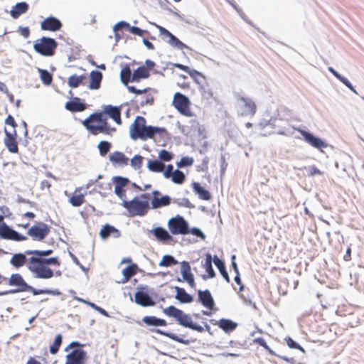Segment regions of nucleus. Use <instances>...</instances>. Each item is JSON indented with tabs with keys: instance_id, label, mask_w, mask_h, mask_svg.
I'll list each match as a JSON object with an SVG mask.
<instances>
[{
	"instance_id": "50",
	"label": "nucleus",
	"mask_w": 364,
	"mask_h": 364,
	"mask_svg": "<svg viewBox=\"0 0 364 364\" xmlns=\"http://www.w3.org/2000/svg\"><path fill=\"white\" fill-rule=\"evenodd\" d=\"M129 31L132 34L137 35L139 36H143L145 34H149L147 31L142 30L140 28L136 26H129Z\"/></svg>"
},
{
	"instance_id": "47",
	"label": "nucleus",
	"mask_w": 364,
	"mask_h": 364,
	"mask_svg": "<svg viewBox=\"0 0 364 364\" xmlns=\"http://www.w3.org/2000/svg\"><path fill=\"white\" fill-rule=\"evenodd\" d=\"M112 144L107 141H102L99 143L97 147L101 156H105L110 150Z\"/></svg>"
},
{
	"instance_id": "35",
	"label": "nucleus",
	"mask_w": 364,
	"mask_h": 364,
	"mask_svg": "<svg viewBox=\"0 0 364 364\" xmlns=\"http://www.w3.org/2000/svg\"><path fill=\"white\" fill-rule=\"evenodd\" d=\"M142 321L147 326H165L167 325L164 319L159 318L154 316H144Z\"/></svg>"
},
{
	"instance_id": "8",
	"label": "nucleus",
	"mask_w": 364,
	"mask_h": 364,
	"mask_svg": "<svg viewBox=\"0 0 364 364\" xmlns=\"http://www.w3.org/2000/svg\"><path fill=\"white\" fill-rule=\"evenodd\" d=\"M58 43L55 39L48 37H42L36 41L33 48L43 56H53L57 48Z\"/></svg>"
},
{
	"instance_id": "46",
	"label": "nucleus",
	"mask_w": 364,
	"mask_h": 364,
	"mask_svg": "<svg viewBox=\"0 0 364 364\" xmlns=\"http://www.w3.org/2000/svg\"><path fill=\"white\" fill-rule=\"evenodd\" d=\"M62 341H63V337L61 336V334H58L55 336V338L53 341V343H52V345L50 346V353L53 355H55L56 354L58 350H59V348L62 344Z\"/></svg>"
},
{
	"instance_id": "48",
	"label": "nucleus",
	"mask_w": 364,
	"mask_h": 364,
	"mask_svg": "<svg viewBox=\"0 0 364 364\" xmlns=\"http://www.w3.org/2000/svg\"><path fill=\"white\" fill-rule=\"evenodd\" d=\"M188 74L198 84L205 80V76L196 70L191 69Z\"/></svg>"
},
{
	"instance_id": "10",
	"label": "nucleus",
	"mask_w": 364,
	"mask_h": 364,
	"mask_svg": "<svg viewBox=\"0 0 364 364\" xmlns=\"http://www.w3.org/2000/svg\"><path fill=\"white\" fill-rule=\"evenodd\" d=\"M50 232V228L43 222H36L28 230V235L34 241H43Z\"/></svg>"
},
{
	"instance_id": "14",
	"label": "nucleus",
	"mask_w": 364,
	"mask_h": 364,
	"mask_svg": "<svg viewBox=\"0 0 364 364\" xmlns=\"http://www.w3.org/2000/svg\"><path fill=\"white\" fill-rule=\"evenodd\" d=\"M238 100L242 103L240 107L242 115L253 116L256 113L257 106L252 99L240 96Z\"/></svg>"
},
{
	"instance_id": "13",
	"label": "nucleus",
	"mask_w": 364,
	"mask_h": 364,
	"mask_svg": "<svg viewBox=\"0 0 364 364\" xmlns=\"http://www.w3.org/2000/svg\"><path fill=\"white\" fill-rule=\"evenodd\" d=\"M112 182L114 184V193L123 201L126 199L125 187L129 184V180L122 176H114Z\"/></svg>"
},
{
	"instance_id": "42",
	"label": "nucleus",
	"mask_w": 364,
	"mask_h": 364,
	"mask_svg": "<svg viewBox=\"0 0 364 364\" xmlns=\"http://www.w3.org/2000/svg\"><path fill=\"white\" fill-rule=\"evenodd\" d=\"M132 74L129 66L122 68L120 73L121 81L127 85L129 82H132Z\"/></svg>"
},
{
	"instance_id": "2",
	"label": "nucleus",
	"mask_w": 364,
	"mask_h": 364,
	"mask_svg": "<svg viewBox=\"0 0 364 364\" xmlns=\"http://www.w3.org/2000/svg\"><path fill=\"white\" fill-rule=\"evenodd\" d=\"M112 118L117 124H122L121 109L118 107L106 105L102 112H94L82 121L83 126L93 135L100 133L111 135L116 132L107 122V117Z\"/></svg>"
},
{
	"instance_id": "31",
	"label": "nucleus",
	"mask_w": 364,
	"mask_h": 364,
	"mask_svg": "<svg viewBox=\"0 0 364 364\" xmlns=\"http://www.w3.org/2000/svg\"><path fill=\"white\" fill-rule=\"evenodd\" d=\"M147 166L151 171L163 173L164 175L166 169V166L163 163V161H148Z\"/></svg>"
},
{
	"instance_id": "23",
	"label": "nucleus",
	"mask_w": 364,
	"mask_h": 364,
	"mask_svg": "<svg viewBox=\"0 0 364 364\" xmlns=\"http://www.w3.org/2000/svg\"><path fill=\"white\" fill-rule=\"evenodd\" d=\"M134 301L137 304L142 306H151L155 304V302L147 293L140 291L135 293Z\"/></svg>"
},
{
	"instance_id": "27",
	"label": "nucleus",
	"mask_w": 364,
	"mask_h": 364,
	"mask_svg": "<svg viewBox=\"0 0 364 364\" xmlns=\"http://www.w3.org/2000/svg\"><path fill=\"white\" fill-rule=\"evenodd\" d=\"M213 261V259L212 258L211 255L210 254L206 255L205 264L203 265L204 268L205 269L208 275L203 274L202 275V278L204 280H206L209 278H213L215 277V272L213 268L212 262Z\"/></svg>"
},
{
	"instance_id": "36",
	"label": "nucleus",
	"mask_w": 364,
	"mask_h": 364,
	"mask_svg": "<svg viewBox=\"0 0 364 364\" xmlns=\"http://www.w3.org/2000/svg\"><path fill=\"white\" fill-rule=\"evenodd\" d=\"M156 332L159 334L163 335L167 338H171V340H173L174 341H176V342L182 343V344L188 345L191 343L190 340L185 339L183 337H180L173 333L165 332V331H163L159 329H156Z\"/></svg>"
},
{
	"instance_id": "12",
	"label": "nucleus",
	"mask_w": 364,
	"mask_h": 364,
	"mask_svg": "<svg viewBox=\"0 0 364 364\" xmlns=\"http://www.w3.org/2000/svg\"><path fill=\"white\" fill-rule=\"evenodd\" d=\"M0 237L4 240H13L16 242L26 241L28 240L26 235H21L11 228L6 223L0 224Z\"/></svg>"
},
{
	"instance_id": "45",
	"label": "nucleus",
	"mask_w": 364,
	"mask_h": 364,
	"mask_svg": "<svg viewBox=\"0 0 364 364\" xmlns=\"http://www.w3.org/2000/svg\"><path fill=\"white\" fill-rule=\"evenodd\" d=\"M329 70L333 73V75L338 79L341 82H343L346 87H348L350 90L356 93L355 90L350 82V81L345 77L341 75L339 73H338L335 70H333L332 68H329Z\"/></svg>"
},
{
	"instance_id": "15",
	"label": "nucleus",
	"mask_w": 364,
	"mask_h": 364,
	"mask_svg": "<svg viewBox=\"0 0 364 364\" xmlns=\"http://www.w3.org/2000/svg\"><path fill=\"white\" fill-rule=\"evenodd\" d=\"M5 137L4 143L6 147L11 153H17L18 151V144L16 141L17 133L14 129L13 132H9L4 129Z\"/></svg>"
},
{
	"instance_id": "7",
	"label": "nucleus",
	"mask_w": 364,
	"mask_h": 364,
	"mask_svg": "<svg viewBox=\"0 0 364 364\" xmlns=\"http://www.w3.org/2000/svg\"><path fill=\"white\" fill-rule=\"evenodd\" d=\"M83 344L77 341L71 342L65 348V351L68 352L65 364H85L88 355L87 352L83 350Z\"/></svg>"
},
{
	"instance_id": "44",
	"label": "nucleus",
	"mask_w": 364,
	"mask_h": 364,
	"mask_svg": "<svg viewBox=\"0 0 364 364\" xmlns=\"http://www.w3.org/2000/svg\"><path fill=\"white\" fill-rule=\"evenodd\" d=\"M304 140L316 148H318V138L305 131H301Z\"/></svg>"
},
{
	"instance_id": "33",
	"label": "nucleus",
	"mask_w": 364,
	"mask_h": 364,
	"mask_svg": "<svg viewBox=\"0 0 364 364\" xmlns=\"http://www.w3.org/2000/svg\"><path fill=\"white\" fill-rule=\"evenodd\" d=\"M138 266L136 264H132L122 270L123 279L122 283L127 282L131 277L137 273Z\"/></svg>"
},
{
	"instance_id": "5",
	"label": "nucleus",
	"mask_w": 364,
	"mask_h": 364,
	"mask_svg": "<svg viewBox=\"0 0 364 364\" xmlns=\"http://www.w3.org/2000/svg\"><path fill=\"white\" fill-rule=\"evenodd\" d=\"M151 196L149 193H143L139 197L134 198L132 200H124L122 205L131 215H144L149 209V201Z\"/></svg>"
},
{
	"instance_id": "20",
	"label": "nucleus",
	"mask_w": 364,
	"mask_h": 364,
	"mask_svg": "<svg viewBox=\"0 0 364 364\" xmlns=\"http://www.w3.org/2000/svg\"><path fill=\"white\" fill-rule=\"evenodd\" d=\"M87 105L81 102L79 97H74L72 100L68 101L65 105V108L71 112H83L87 109Z\"/></svg>"
},
{
	"instance_id": "38",
	"label": "nucleus",
	"mask_w": 364,
	"mask_h": 364,
	"mask_svg": "<svg viewBox=\"0 0 364 364\" xmlns=\"http://www.w3.org/2000/svg\"><path fill=\"white\" fill-rule=\"evenodd\" d=\"M213 262L215 266L218 267L223 277L225 279L227 282H230V277L228 272L226 271L225 266L224 262L220 259L217 256H215L213 258Z\"/></svg>"
},
{
	"instance_id": "56",
	"label": "nucleus",
	"mask_w": 364,
	"mask_h": 364,
	"mask_svg": "<svg viewBox=\"0 0 364 364\" xmlns=\"http://www.w3.org/2000/svg\"><path fill=\"white\" fill-rule=\"evenodd\" d=\"M18 33L25 38H27L30 36V29L28 27L20 26L18 29Z\"/></svg>"
},
{
	"instance_id": "22",
	"label": "nucleus",
	"mask_w": 364,
	"mask_h": 364,
	"mask_svg": "<svg viewBox=\"0 0 364 364\" xmlns=\"http://www.w3.org/2000/svg\"><path fill=\"white\" fill-rule=\"evenodd\" d=\"M26 255H27L26 253L14 254L10 259L11 264L16 268H20L26 264L28 269L29 270L30 257L27 258Z\"/></svg>"
},
{
	"instance_id": "30",
	"label": "nucleus",
	"mask_w": 364,
	"mask_h": 364,
	"mask_svg": "<svg viewBox=\"0 0 364 364\" xmlns=\"http://www.w3.org/2000/svg\"><path fill=\"white\" fill-rule=\"evenodd\" d=\"M176 299L181 303H191L193 301V296L188 294L184 289L176 287Z\"/></svg>"
},
{
	"instance_id": "3",
	"label": "nucleus",
	"mask_w": 364,
	"mask_h": 364,
	"mask_svg": "<svg viewBox=\"0 0 364 364\" xmlns=\"http://www.w3.org/2000/svg\"><path fill=\"white\" fill-rule=\"evenodd\" d=\"M129 136L133 140L153 139L157 142L170 139V134L166 128L146 125V119L141 116H137L130 125Z\"/></svg>"
},
{
	"instance_id": "21",
	"label": "nucleus",
	"mask_w": 364,
	"mask_h": 364,
	"mask_svg": "<svg viewBox=\"0 0 364 364\" xmlns=\"http://www.w3.org/2000/svg\"><path fill=\"white\" fill-rule=\"evenodd\" d=\"M198 300L206 308L212 310L214 307L215 303L213 296L209 290H198Z\"/></svg>"
},
{
	"instance_id": "52",
	"label": "nucleus",
	"mask_w": 364,
	"mask_h": 364,
	"mask_svg": "<svg viewBox=\"0 0 364 364\" xmlns=\"http://www.w3.org/2000/svg\"><path fill=\"white\" fill-rule=\"evenodd\" d=\"M154 101V97L151 94H148L141 97L140 105L142 107L146 105H152Z\"/></svg>"
},
{
	"instance_id": "9",
	"label": "nucleus",
	"mask_w": 364,
	"mask_h": 364,
	"mask_svg": "<svg viewBox=\"0 0 364 364\" xmlns=\"http://www.w3.org/2000/svg\"><path fill=\"white\" fill-rule=\"evenodd\" d=\"M168 228L170 232L173 235H185L190 233L188 223L179 215L168 220Z\"/></svg>"
},
{
	"instance_id": "19",
	"label": "nucleus",
	"mask_w": 364,
	"mask_h": 364,
	"mask_svg": "<svg viewBox=\"0 0 364 364\" xmlns=\"http://www.w3.org/2000/svg\"><path fill=\"white\" fill-rule=\"evenodd\" d=\"M82 188H76L68 197L69 203L74 207H79L85 202L86 192L82 193Z\"/></svg>"
},
{
	"instance_id": "26",
	"label": "nucleus",
	"mask_w": 364,
	"mask_h": 364,
	"mask_svg": "<svg viewBox=\"0 0 364 364\" xmlns=\"http://www.w3.org/2000/svg\"><path fill=\"white\" fill-rule=\"evenodd\" d=\"M87 80V75H72L68 78V85L70 87L76 88L80 85H85V80Z\"/></svg>"
},
{
	"instance_id": "39",
	"label": "nucleus",
	"mask_w": 364,
	"mask_h": 364,
	"mask_svg": "<svg viewBox=\"0 0 364 364\" xmlns=\"http://www.w3.org/2000/svg\"><path fill=\"white\" fill-rule=\"evenodd\" d=\"M96 186L98 187L99 192L102 195L106 196L112 192V183L109 181L100 182L96 180Z\"/></svg>"
},
{
	"instance_id": "64",
	"label": "nucleus",
	"mask_w": 364,
	"mask_h": 364,
	"mask_svg": "<svg viewBox=\"0 0 364 364\" xmlns=\"http://www.w3.org/2000/svg\"><path fill=\"white\" fill-rule=\"evenodd\" d=\"M193 161H178L177 162V167L182 168L184 166H190L193 164Z\"/></svg>"
},
{
	"instance_id": "11",
	"label": "nucleus",
	"mask_w": 364,
	"mask_h": 364,
	"mask_svg": "<svg viewBox=\"0 0 364 364\" xmlns=\"http://www.w3.org/2000/svg\"><path fill=\"white\" fill-rule=\"evenodd\" d=\"M173 107L183 115L186 117H193V113L191 110V101L188 97L184 95L176 92L173 99Z\"/></svg>"
},
{
	"instance_id": "59",
	"label": "nucleus",
	"mask_w": 364,
	"mask_h": 364,
	"mask_svg": "<svg viewBox=\"0 0 364 364\" xmlns=\"http://www.w3.org/2000/svg\"><path fill=\"white\" fill-rule=\"evenodd\" d=\"M190 233H191L193 235H196L197 237H199L202 239H204L205 237V235L203 234V232L200 229H198L197 228H193L191 230H190Z\"/></svg>"
},
{
	"instance_id": "43",
	"label": "nucleus",
	"mask_w": 364,
	"mask_h": 364,
	"mask_svg": "<svg viewBox=\"0 0 364 364\" xmlns=\"http://www.w3.org/2000/svg\"><path fill=\"white\" fill-rule=\"evenodd\" d=\"M178 264V261L175 259V258L171 255H164L162 257V259L160 261L159 265L160 267H171L173 265H176Z\"/></svg>"
},
{
	"instance_id": "60",
	"label": "nucleus",
	"mask_w": 364,
	"mask_h": 364,
	"mask_svg": "<svg viewBox=\"0 0 364 364\" xmlns=\"http://www.w3.org/2000/svg\"><path fill=\"white\" fill-rule=\"evenodd\" d=\"M155 26L158 28V29L159 30V32H160V34L162 35V36H164L166 37H168L170 38L173 34L169 32L167 29H166L164 27H161L160 26H158L156 24H155Z\"/></svg>"
},
{
	"instance_id": "29",
	"label": "nucleus",
	"mask_w": 364,
	"mask_h": 364,
	"mask_svg": "<svg viewBox=\"0 0 364 364\" xmlns=\"http://www.w3.org/2000/svg\"><path fill=\"white\" fill-rule=\"evenodd\" d=\"M100 235L102 239H107L112 235H113L115 237H117L119 236L120 233L119 231L114 226L105 225L101 229Z\"/></svg>"
},
{
	"instance_id": "63",
	"label": "nucleus",
	"mask_w": 364,
	"mask_h": 364,
	"mask_svg": "<svg viewBox=\"0 0 364 364\" xmlns=\"http://www.w3.org/2000/svg\"><path fill=\"white\" fill-rule=\"evenodd\" d=\"M319 146H320V151H321V152H324L323 149H326L328 152H333V146H328L327 144H325L324 142L322 141L321 139H320Z\"/></svg>"
},
{
	"instance_id": "61",
	"label": "nucleus",
	"mask_w": 364,
	"mask_h": 364,
	"mask_svg": "<svg viewBox=\"0 0 364 364\" xmlns=\"http://www.w3.org/2000/svg\"><path fill=\"white\" fill-rule=\"evenodd\" d=\"M51 187V183L50 181L47 180H43L41 182L40 188L42 191H50V188Z\"/></svg>"
},
{
	"instance_id": "25",
	"label": "nucleus",
	"mask_w": 364,
	"mask_h": 364,
	"mask_svg": "<svg viewBox=\"0 0 364 364\" xmlns=\"http://www.w3.org/2000/svg\"><path fill=\"white\" fill-rule=\"evenodd\" d=\"M90 82L88 87L90 90H98L102 80V74L97 70H93L90 74Z\"/></svg>"
},
{
	"instance_id": "51",
	"label": "nucleus",
	"mask_w": 364,
	"mask_h": 364,
	"mask_svg": "<svg viewBox=\"0 0 364 364\" xmlns=\"http://www.w3.org/2000/svg\"><path fill=\"white\" fill-rule=\"evenodd\" d=\"M168 43L173 46L175 47H177L178 48H182L184 46V44L179 41L175 36L172 35L170 38H168Z\"/></svg>"
},
{
	"instance_id": "4",
	"label": "nucleus",
	"mask_w": 364,
	"mask_h": 364,
	"mask_svg": "<svg viewBox=\"0 0 364 364\" xmlns=\"http://www.w3.org/2000/svg\"><path fill=\"white\" fill-rule=\"evenodd\" d=\"M9 286L17 287L16 289L6 291L3 292H0V296L6 295L9 293H16L20 291H28L33 294V295H40V294H48L53 296H59L61 294L60 291L58 289H37L33 287L32 286L28 284L23 277L20 274H12L9 279H7V282Z\"/></svg>"
},
{
	"instance_id": "34",
	"label": "nucleus",
	"mask_w": 364,
	"mask_h": 364,
	"mask_svg": "<svg viewBox=\"0 0 364 364\" xmlns=\"http://www.w3.org/2000/svg\"><path fill=\"white\" fill-rule=\"evenodd\" d=\"M149 75L148 68L144 66L139 67L132 74V82H139L141 79L147 78Z\"/></svg>"
},
{
	"instance_id": "24",
	"label": "nucleus",
	"mask_w": 364,
	"mask_h": 364,
	"mask_svg": "<svg viewBox=\"0 0 364 364\" xmlns=\"http://www.w3.org/2000/svg\"><path fill=\"white\" fill-rule=\"evenodd\" d=\"M152 232L156 238L161 242H170L173 240L172 236L163 228H155L153 229Z\"/></svg>"
},
{
	"instance_id": "55",
	"label": "nucleus",
	"mask_w": 364,
	"mask_h": 364,
	"mask_svg": "<svg viewBox=\"0 0 364 364\" xmlns=\"http://www.w3.org/2000/svg\"><path fill=\"white\" fill-rule=\"evenodd\" d=\"M173 156V154L165 149H163L159 152V159H172Z\"/></svg>"
},
{
	"instance_id": "58",
	"label": "nucleus",
	"mask_w": 364,
	"mask_h": 364,
	"mask_svg": "<svg viewBox=\"0 0 364 364\" xmlns=\"http://www.w3.org/2000/svg\"><path fill=\"white\" fill-rule=\"evenodd\" d=\"M128 90L132 92L136 95H140L143 93H146L148 90V88L144 89V90H138L134 86H128L127 87Z\"/></svg>"
},
{
	"instance_id": "16",
	"label": "nucleus",
	"mask_w": 364,
	"mask_h": 364,
	"mask_svg": "<svg viewBox=\"0 0 364 364\" xmlns=\"http://www.w3.org/2000/svg\"><path fill=\"white\" fill-rule=\"evenodd\" d=\"M164 177L166 178H171L172 181L177 184H182L186 179L184 173L179 170L173 171L172 165L166 166Z\"/></svg>"
},
{
	"instance_id": "62",
	"label": "nucleus",
	"mask_w": 364,
	"mask_h": 364,
	"mask_svg": "<svg viewBox=\"0 0 364 364\" xmlns=\"http://www.w3.org/2000/svg\"><path fill=\"white\" fill-rule=\"evenodd\" d=\"M5 123L8 125H10L12 127H14V129L17 127V124L14 119V118L11 116V115H9L6 120H5Z\"/></svg>"
},
{
	"instance_id": "1",
	"label": "nucleus",
	"mask_w": 364,
	"mask_h": 364,
	"mask_svg": "<svg viewBox=\"0 0 364 364\" xmlns=\"http://www.w3.org/2000/svg\"><path fill=\"white\" fill-rule=\"evenodd\" d=\"M53 253L52 250H26V254L31 255L29 260V271L34 278L50 279L54 277H60L62 272L55 270L52 266L59 267L60 262L57 257L46 258Z\"/></svg>"
},
{
	"instance_id": "28",
	"label": "nucleus",
	"mask_w": 364,
	"mask_h": 364,
	"mask_svg": "<svg viewBox=\"0 0 364 364\" xmlns=\"http://www.w3.org/2000/svg\"><path fill=\"white\" fill-rule=\"evenodd\" d=\"M28 9V5L26 2L17 3L11 10V16L14 18H18L21 14L26 13Z\"/></svg>"
},
{
	"instance_id": "41",
	"label": "nucleus",
	"mask_w": 364,
	"mask_h": 364,
	"mask_svg": "<svg viewBox=\"0 0 364 364\" xmlns=\"http://www.w3.org/2000/svg\"><path fill=\"white\" fill-rule=\"evenodd\" d=\"M38 72L40 74V78L45 85H50L53 82V75L47 70L38 68Z\"/></svg>"
},
{
	"instance_id": "54",
	"label": "nucleus",
	"mask_w": 364,
	"mask_h": 364,
	"mask_svg": "<svg viewBox=\"0 0 364 364\" xmlns=\"http://www.w3.org/2000/svg\"><path fill=\"white\" fill-rule=\"evenodd\" d=\"M285 340H286L287 346L290 348L299 349L301 350H303V348H301V346L299 344H298L297 343H296L291 338L288 337Z\"/></svg>"
},
{
	"instance_id": "53",
	"label": "nucleus",
	"mask_w": 364,
	"mask_h": 364,
	"mask_svg": "<svg viewBox=\"0 0 364 364\" xmlns=\"http://www.w3.org/2000/svg\"><path fill=\"white\" fill-rule=\"evenodd\" d=\"M129 26L130 25L125 22V21H120L119 23H117V24L114 25V31L116 32V34H115V36L116 38H119V36L118 34L117 33V32L119 31V30H121L124 28H129Z\"/></svg>"
},
{
	"instance_id": "17",
	"label": "nucleus",
	"mask_w": 364,
	"mask_h": 364,
	"mask_svg": "<svg viewBox=\"0 0 364 364\" xmlns=\"http://www.w3.org/2000/svg\"><path fill=\"white\" fill-rule=\"evenodd\" d=\"M62 23L58 18L50 16L45 18L41 23L42 30L49 31H57L62 28Z\"/></svg>"
},
{
	"instance_id": "6",
	"label": "nucleus",
	"mask_w": 364,
	"mask_h": 364,
	"mask_svg": "<svg viewBox=\"0 0 364 364\" xmlns=\"http://www.w3.org/2000/svg\"><path fill=\"white\" fill-rule=\"evenodd\" d=\"M163 311L166 316L174 318L178 323L182 326L200 333L204 331L203 327L194 323L189 315L185 314L183 311L177 309L174 306H169L165 308Z\"/></svg>"
},
{
	"instance_id": "37",
	"label": "nucleus",
	"mask_w": 364,
	"mask_h": 364,
	"mask_svg": "<svg viewBox=\"0 0 364 364\" xmlns=\"http://www.w3.org/2000/svg\"><path fill=\"white\" fill-rule=\"evenodd\" d=\"M170 203L171 198L168 196H162L160 198L154 197L151 200L152 208H159L163 206H166Z\"/></svg>"
},
{
	"instance_id": "32",
	"label": "nucleus",
	"mask_w": 364,
	"mask_h": 364,
	"mask_svg": "<svg viewBox=\"0 0 364 364\" xmlns=\"http://www.w3.org/2000/svg\"><path fill=\"white\" fill-rule=\"evenodd\" d=\"M193 191L198 195V197L201 200H209L211 198L210 192L202 187L198 183H193Z\"/></svg>"
},
{
	"instance_id": "40",
	"label": "nucleus",
	"mask_w": 364,
	"mask_h": 364,
	"mask_svg": "<svg viewBox=\"0 0 364 364\" xmlns=\"http://www.w3.org/2000/svg\"><path fill=\"white\" fill-rule=\"evenodd\" d=\"M218 326L228 332L233 331L236 328L237 324L231 320L222 318L218 321Z\"/></svg>"
},
{
	"instance_id": "57",
	"label": "nucleus",
	"mask_w": 364,
	"mask_h": 364,
	"mask_svg": "<svg viewBox=\"0 0 364 364\" xmlns=\"http://www.w3.org/2000/svg\"><path fill=\"white\" fill-rule=\"evenodd\" d=\"M109 159H128V158L122 152L114 151L110 155Z\"/></svg>"
},
{
	"instance_id": "18",
	"label": "nucleus",
	"mask_w": 364,
	"mask_h": 364,
	"mask_svg": "<svg viewBox=\"0 0 364 364\" xmlns=\"http://www.w3.org/2000/svg\"><path fill=\"white\" fill-rule=\"evenodd\" d=\"M181 273L183 279L186 281L191 288H195L196 283L193 274L191 273V269L189 263L186 261H183L181 263Z\"/></svg>"
},
{
	"instance_id": "49",
	"label": "nucleus",
	"mask_w": 364,
	"mask_h": 364,
	"mask_svg": "<svg viewBox=\"0 0 364 364\" xmlns=\"http://www.w3.org/2000/svg\"><path fill=\"white\" fill-rule=\"evenodd\" d=\"M253 342L256 344H258V345L262 346L267 351H268V353L269 354L273 355H275L274 352L269 347V346H267L265 340L263 338H262V337L256 338L254 339Z\"/></svg>"
}]
</instances>
